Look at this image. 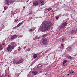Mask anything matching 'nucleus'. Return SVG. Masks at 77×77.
<instances>
[{
  "mask_svg": "<svg viewBox=\"0 0 77 77\" xmlns=\"http://www.w3.org/2000/svg\"><path fill=\"white\" fill-rule=\"evenodd\" d=\"M68 59H72V57L71 56H69L68 57Z\"/></svg>",
  "mask_w": 77,
  "mask_h": 77,
  "instance_id": "16",
  "label": "nucleus"
},
{
  "mask_svg": "<svg viewBox=\"0 0 77 77\" xmlns=\"http://www.w3.org/2000/svg\"><path fill=\"white\" fill-rule=\"evenodd\" d=\"M2 44H3V45H5V43H3Z\"/></svg>",
  "mask_w": 77,
  "mask_h": 77,
  "instance_id": "37",
  "label": "nucleus"
},
{
  "mask_svg": "<svg viewBox=\"0 0 77 77\" xmlns=\"http://www.w3.org/2000/svg\"><path fill=\"white\" fill-rule=\"evenodd\" d=\"M24 59H21L20 60L17 61H16V64H19V63H22V62H24Z\"/></svg>",
  "mask_w": 77,
  "mask_h": 77,
  "instance_id": "4",
  "label": "nucleus"
},
{
  "mask_svg": "<svg viewBox=\"0 0 77 77\" xmlns=\"http://www.w3.org/2000/svg\"><path fill=\"white\" fill-rule=\"evenodd\" d=\"M37 56H38V55H37L36 54H34L33 55V57H34V58H36Z\"/></svg>",
  "mask_w": 77,
  "mask_h": 77,
  "instance_id": "14",
  "label": "nucleus"
},
{
  "mask_svg": "<svg viewBox=\"0 0 77 77\" xmlns=\"http://www.w3.org/2000/svg\"><path fill=\"white\" fill-rule=\"evenodd\" d=\"M29 31H30V32H32V31H33V30L32 29H29Z\"/></svg>",
  "mask_w": 77,
  "mask_h": 77,
  "instance_id": "24",
  "label": "nucleus"
},
{
  "mask_svg": "<svg viewBox=\"0 0 77 77\" xmlns=\"http://www.w3.org/2000/svg\"><path fill=\"white\" fill-rule=\"evenodd\" d=\"M67 75L68 76V75H69V74H67Z\"/></svg>",
  "mask_w": 77,
  "mask_h": 77,
  "instance_id": "38",
  "label": "nucleus"
},
{
  "mask_svg": "<svg viewBox=\"0 0 77 77\" xmlns=\"http://www.w3.org/2000/svg\"><path fill=\"white\" fill-rule=\"evenodd\" d=\"M24 8H25V7H23V8L24 9Z\"/></svg>",
  "mask_w": 77,
  "mask_h": 77,
  "instance_id": "34",
  "label": "nucleus"
},
{
  "mask_svg": "<svg viewBox=\"0 0 77 77\" xmlns=\"http://www.w3.org/2000/svg\"><path fill=\"white\" fill-rule=\"evenodd\" d=\"M21 37H22V36H21Z\"/></svg>",
  "mask_w": 77,
  "mask_h": 77,
  "instance_id": "44",
  "label": "nucleus"
},
{
  "mask_svg": "<svg viewBox=\"0 0 77 77\" xmlns=\"http://www.w3.org/2000/svg\"><path fill=\"white\" fill-rule=\"evenodd\" d=\"M51 9V8H48L47 10L48 11H50Z\"/></svg>",
  "mask_w": 77,
  "mask_h": 77,
  "instance_id": "17",
  "label": "nucleus"
},
{
  "mask_svg": "<svg viewBox=\"0 0 77 77\" xmlns=\"http://www.w3.org/2000/svg\"><path fill=\"white\" fill-rule=\"evenodd\" d=\"M39 3L41 4V5H44V0H38Z\"/></svg>",
  "mask_w": 77,
  "mask_h": 77,
  "instance_id": "5",
  "label": "nucleus"
},
{
  "mask_svg": "<svg viewBox=\"0 0 77 77\" xmlns=\"http://www.w3.org/2000/svg\"><path fill=\"white\" fill-rule=\"evenodd\" d=\"M55 18H56V19H57H57H58V18H59V17H55Z\"/></svg>",
  "mask_w": 77,
  "mask_h": 77,
  "instance_id": "26",
  "label": "nucleus"
},
{
  "mask_svg": "<svg viewBox=\"0 0 77 77\" xmlns=\"http://www.w3.org/2000/svg\"><path fill=\"white\" fill-rule=\"evenodd\" d=\"M8 77H10V75H8Z\"/></svg>",
  "mask_w": 77,
  "mask_h": 77,
  "instance_id": "31",
  "label": "nucleus"
},
{
  "mask_svg": "<svg viewBox=\"0 0 77 77\" xmlns=\"http://www.w3.org/2000/svg\"><path fill=\"white\" fill-rule=\"evenodd\" d=\"M33 30H34V32H36V30H35V29H34Z\"/></svg>",
  "mask_w": 77,
  "mask_h": 77,
  "instance_id": "30",
  "label": "nucleus"
},
{
  "mask_svg": "<svg viewBox=\"0 0 77 77\" xmlns=\"http://www.w3.org/2000/svg\"><path fill=\"white\" fill-rule=\"evenodd\" d=\"M40 72H41V73L42 72V71H41Z\"/></svg>",
  "mask_w": 77,
  "mask_h": 77,
  "instance_id": "41",
  "label": "nucleus"
},
{
  "mask_svg": "<svg viewBox=\"0 0 77 77\" xmlns=\"http://www.w3.org/2000/svg\"><path fill=\"white\" fill-rule=\"evenodd\" d=\"M26 48V47H25V48Z\"/></svg>",
  "mask_w": 77,
  "mask_h": 77,
  "instance_id": "43",
  "label": "nucleus"
},
{
  "mask_svg": "<svg viewBox=\"0 0 77 77\" xmlns=\"http://www.w3.org/2000/svg\"><path fill=\"white\" fill-rule=\"evenodd\" d=\"M76 55H77V53L75 54V56H76Z\"/></svg>",
  "mask_w": 77,
  "mask_h": 77,
  "instance_id": "32",
  "label": "nucleus"
},
{
  "mask_svg": "<svg viewBox=\"0 0 77 77\" xmlns=\"http://www.w3.org/2000/svg\"><path fill=\"white\" fill-rule=\"evenodd\" d=\"M36 39H39V38L38 37H36L35 38Z\"/></svg>",
  "mask_w": 77,
  "mask_h": 77,
  "instance_id": "21",
  "label": "nucleus"
},
{
  "mask_svg": "<svg viewBox=\"0 0 77 77\" xmlns=\"http://www.w3.org/2000/svg\"><path fill=\"white\" fill-rule=\"evenodd\" d=\"M21 50V48H20L19 49V50Z\"/></svg>",
  "mask_w": 77,
  "mask_h": 77,
  "instance_id": "33",
  "label": "nucleus"
},
{
  "mask_svg": "<svg viewBox=\"0 0 77 77\" xmlns=\"http://www.w3.org/2000/svg\"><path fill=\"white\" fill-rule=\"evenodd\" d=\"M23 24V23L22 22H21L20 23H19L16 26V27L17 28L18 27H19V26H21V24Z\"/></svg>",
  "mask_w": 77,
  "mask_h": 77,
  "instance_id": "13",
  "label": "nucleus"
},
{
  "mask_svg": "<svg viewBox=\"0 0 77 77\" xmlns=\"http://www.w3.org/2000/svg\"><path fill=\"white\" fill-rule=\"evenodd\" d=\"M18 19H17L15 20V22H17V21H18Z\"/></svg>",
  "mask_w": 77,
  "mask_h": 77,
  "instance_id": "23",
  "label": "nucleus"
},
{
  "mask_svg": "<svg viewBox=\"0 0 77 77\" xmlns=\"http://www.w3.org/2000/svg\"><path fill=\"white\" fill-rule=\"evenodd\" d=\"M8 9V7H7L5 6L4 7V10H6V9Z\"/></svg>",
  "mask_w": 77,
  "mask_h": 77,
  "instance_id": "18",
  "label": "nucleus"
},
{
  "mask_svg": "<svg viewBox=\"0 0 77 77\" xmlns=\"http://www.w3.org/2000/svg\"><path fill=\"white\" fill-rule=\"evenodd\" d=\"M0 77H1V76H0Z\"/></svg>",
  "mask_w": 77,
  "mask_h": 77,
  "instance_id": "45",
  "label": "nucleus"
},
{
  "mask_svg": "<svg viewBox=\"0 0 77 77\" xmlns=\"http://www.w3.org/2000/svg\"><path fill=\"white\" fill-rule=\"evenodd\" d=\"M68 23L67 22H65L62 25L61 27H65V26H66V25Z\"/></svg>",
  "mask_w": 77,
  "mask_h": 77,
  "instance_id": "6",
  "label": "nucleus"
},
{
  "mask_svg": "<svg viewBox=\"0 0 77 77\" xmlns=\"http://www.w3.org/2000/svg\"><path fill=\"white\" fill-rule=\"evenodd\" d=\"M61 46H62V47H63V46L64 45H63V42H62L61 43Z\"/></svg>",
  "mask_w": 77,
  "mask_h": 77,
  "instance_id": "20",
  "label": "nucleus"
},
{
  "mask_svg": "<svg viewBox=\"0 0 77 77\" xmlns=\"http://www.w3.org/2000/svg\"><path fill=\"white\" fill-rule=\"evenodd\" d=\"M38 5V1H36L35 2H33V6H37Z\"/></svg>",
  "mask_w": 77,
  "mask_h": 77,
  "instance_id": "7",
  "label": "nucleus"
},
{
  "mask_svg": "<svg viewBox=\"0 0 77 77\" xmlns=\"http://www.w3.org/2000/svg\"><path fill=\"white\" fill-rule=\"evenodd\" d=\"M15 47V43L14 42H12L11 45H9L7 48V50L8 51H12L13 48Z\"/></svg>",
  "mask_w": 77,
  "mask_h": 77,
  "instance_id": "2",
  "label": "nucleus"
},
{
  "mask_svg": "<svg viewBox=\"0 0 77 77\" xmlns=\"http://www.w3.org/2000/svg\"><path fill=\"white\" fill-rule=\"evenodd\" d=\"M32 73L34 75H36L38 73V72L37 71H33Z\"/></svg>",
  "mask_w": 77,
  "mask_h": 77,
  "instance_id": "8",
  "label": "nucleus"
},
{
  "mask_svg": "<svg viewBox=\"0 0 77 77\" xmlns=\"http://www.w3.org/2000/svg\"><path fill=\"white\" fill-rule=\"evenodd\" d=\"M1 76H2V77H4L5 75H4L2 74V75Z\"/></svg>",
  "mask_w": 77,
  "mask_h": 77,
  "instance_id": "25",
  "label": "nucleus"
},
{
  "mask_svg": "<svg viewBox=\"0 0 77 77\" xmlns=\"http://www.w3.org/2000/svg\"><path fill=\"white\" fill-rule=\"evenodd\" d=\"M67 62V61L66 60H65L63 62V64H65V63H66Z\"/></svg>",
  "mask_w": 77,
  "mask_h": 77,
  "instance_id": "15",
  "label": "nucleus"
},
{
  "mask_svg": "<svg viewBox=\"0 0 77 77\" xmlns=\"http://www.w3.org/2000/svg\"><path fill=\"white\" fill-rule=\"evenodd\" d=\"M68 50L69 51H70V50H71V48H69V49H68Z\"/></svg>",
  "mask_w": 77,
  "mask_h": 77,
  "instance_id": "22",
  "label": "nucleus"
},
{
  "mask_svg": "<svg viewBox=\"0 0 77 77\" xmlns=\"http://www.w3.org/2000/svg\"><path fill=\"white\" fill-rule=\"evenodd\" d=\"M42 42L43 44H47V39H42Z\"/></svg>",
  "mask_w": 77,
  "mask_h": 77,
  "instance_id": "3",
  "label": "nucleus"
},
{
  "mask_svg": "<svg viewBox=\"0 0 77 77\" xmlns=\"http://www.w3.org/2000/svg\"><path fill=\"white\" fill-rule=\"evenodd\" d=\"M76 32V30H73L71 32V34H74V33H75Z\"/></svg>",
  "mask_w": 77,
  "mask_h": 77,
  "instance_id": "12",
  "label": "nucleus"
},
{
  "mask_svg": "<svg viewBox=\"0 0 77 77\" xmlns=\"http://www.w3.org/2000/svg\"><path fill=\"white\" fill-rule=\"evenodd\" d=\"M5 2L6 5H9V1L8 0H5Z\"/></svg>",
  "mask_w": 77,
  "mask_h": 77,
  "instance_id": "11",
  "label": "nucleus"
},
{
  "mask_svg": "<svg viewBox=\"0 0 77 77\" xmlns=\"http://www.w3.org/2000/svg\"><path fill=\"white\" fill-rule=\"evenodd\" d=\"M47 36V34H45L43 36V37H44V38H45V36Z\"/></svg>",
  "mask_w": 77,
  "mask_h": 77,
  "instance_id": "19",
  "label": "nucleus"
},
{
  "mask_svg": "<svg viewBox=\"0 0 77 77\" xmlns=\"http://www.w3.org/2000/svg\"><path fill=\"white\" fill-rule=\"evenodd\" d=\"M2 47H3V46L2 45L0 46V48H1Z\"/></svg>",
  "mask_w": 77,
  "mask_h": 77,
  "instance_id": "28",
  "label": "nucleus"
},
{
  "mask_svg": "<svg viewBox=\"0 0 77 77\" xmlns=\"http://www.w3.org/2000/svg\"><path fill=\"white\" fill-rule=\"evenodd\" d=\"M64 41V39H62V42H63V41Z\"/></svg>",
  "mask_w": 77,
  "mask_h": 77,
  "instance_id": "27",
  "label": "nucleus"
},
{
  "mask_svg": "<svg viewBox=\"0 0 77 77\" xmlns=\"http://www.w3.org/2000/svg\"><path fill=\"white\" fill-rule=\"evenodd\" d=\"M17 37V35H15L13 36H12L11 37V39H15Z\"/></svg>",
  "mask_w": 77,
  "mask_h": 77,
  "instance_id": "9",
  "label": "nucleus"
},
{
  "mask_svg": "<svg viewBox=\"0 0 77 77\" xmlns=\"http://www.w3.org/2000/svg\"><path fill=\"white\" fill-rule=\"evenodd\" d=\"M69 73L70 74H72V75L75 74V72L72 70L69 72Z\"/></svg>",
  "mask_w": 77,
  "mask_h": 77,
  "instance_id": "10",
  "label": "nucleus"
},
{
  "mask_svg": "<svg viewBox=\"0 0 77 77\" xmlns=\"http://www.w3.org/2000/svg\"><path fill=\"white\" fill-rule=\"evenodd\" d=\"M14 14H15V13H14Z\"/></svg>",
  "mask_w": 77,
  "mask_h": 77,
  "instance_id": "36",
  "label": "nucleus"
},
{
  "mask_svg": "<svg viewBox=\"0 0 77 77\" xmlns=\"http://www.w3.org/2000/svg\"><path fill=\"white\" fill-rule=\"evenodd\" d=\"M48 50H50V49H48Z\"/></svg>",
  "mask_w": 77,
  "mask_h": 77,
  "instance_id": "35",
  "label": "nucleus"
},
{
  "mask_svg": "<svg viewBox=\"0 0 77 77\" xmlns=\"http://www.w3.org/2000/svg\"><path fill=\"white\" fill-rule=\"evenodd\" d=\"M76 31L77 32V28L76 29Z\"/></svg>",
  "mask_w": 77,
  "mask_h": 77,
  "instance_id": "39",
  "label": "nucleus"
},
{
  "mask_svg": "<svg viewBox=\"0 0 77 77\" xmlns=\"http://www.w3.org/2000/svg\"><path fill=\"white\" fill-rule=\"evenodd\" d=\"M31 14V12L29 14Z\"/></svg>",
  "mask_w": 77,
  "mask_h": 77,
  "instance_id": "40",
  "label": "nucleus"
},
{
  "mask_svg": "<svg viewBox=\"0 0 77 77\" xmlns=\"http://www.w3.org/2000/svg\"><path fill=\"white\" fill-rule=\"evenodd\" d=\"M51 26V23L50 21H48L44 23V24L40 27L42 32H44L49 30L50 27Z\"/></svg>",
  "mask_w": 77,
  "mask_h": 77,
  "instance_id": "1",
  "label": "nucleus"
},
{
  "mask_svg": "<svg viewBox=\"0 0 77 77\" xmlns=\"http://www.w3.org/2000/svg\"><path fill=\"white\" fill-rule=\"evenodd\" d=\"M33 39L34 40H35V39Z\"/></svg>",
  "mask_w": 77,
  "mask_h": 77,
  "instance_id": "42",
  "label": "nucleus"
},
{
  "mask_svg": "<svg viewBox=\"0 0 77 77\" xmlns=\"http://www.w3.org/2000/svg\"><path fill=\"white\" fill-rule=\"evenodd\" d=\"M3 48H1L0 49V50H3Z\"/></svg>",
  "mask_w": 77,
  "mask_h": 77,
  "instance_id": "29",
  "label": "nucleus"
}]
</instances>
